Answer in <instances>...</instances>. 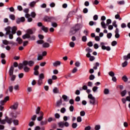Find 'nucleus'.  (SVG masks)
Masks as SVG:
<instances>
[{
    "instance_id": "603ef678",
    "label": "nucleus",
    "mask_w": 130,
    "mask_h": 130,
    "mask_svg": "<svg viewBox=\"0 0 130 130\" xmlns=\"http://www.w3.org/2000/svg\"><path fill=\"white\" fill-rule=\"evenodd\" d=\"M77 122H82V117L81 116H78L77 118Z\"/></svg>"
},
{
    "instance_id": "423d86ee",
    "label": "nucleus",
    "mask_w": 130,
    "mask_h": 130,
    "mask_svg": "<svg viewBox=\"0 0 130 130\" xmlns=\"http://www.w3.org/2000/svg\"><path fill=\"white\" fill-rule=\"evenodd\" d=\"M18 106H19V103H15L13 105H11L10 108L12 110H17V109H18Z\"/></svg>"
},
{
    "instance_id": "c9c22d12",
    "label": "nucleus",
    "mask_w": 130,
    "mask_h": 130,
    "mask_svg": "<svg viewBox=\"0 0 130 130\" xmlns=\"http://www.w3.org/2000/svg\"><path fill=\"white\" fill-rule=\"evenodd\" d=\"M122 79L124 82H127V81L128 80L127 77H126V76L125 75L122 77Z\"/></svg>"
},
{
    "instance_id": "6e6552de",
    "label": "nucleus",
    "mask_w": 130,
    "mask_h": 130,
    "mask_svg": "<svg viewBox=\"0 0 130 130\" xmlns=\"http://www.w3.org/2000/svg\"><path fill=\"white\" fill-rule=\"evenodd\" d=\"M73 28L75 29V31L77 32V31H79V30L82 28V25H81V24H77L75 25Z\"/></svg>"
},
{
    "instance_id": "69168bd1",
    "label": "nucleus",
    "mask_w": 130,
    "mask_h": 130,
    "mask_svg": "<svg viewBox=\"0 0 130 130\" xmlns=\"http://www.w3.org/2000/svg\"><path fill=\"white\" fill-rule=\"evenodd\" d=\"M118 5H124V1H121L117 2Z\"/></svg>"
},
{
    "instance_id": "7ed1b4c3",
    "label": "nucleus",
    "mask_w": 130,
    "mask_h": 130,
    "mask_svg": "<svg viewBox=\"0 0 130 130\" xmlns=\"http://www.w3.org/2000/svg\"><path fill=\"white\" fill-rule=\"evenodd\" d=\"M58 125L59 127H61V128H63L64 126H66V127H69V126H70V123H69L68 122L63 121L58 122Z\"/></svg>"
},
{
    "instance_id": "49530a36",
    "label": "nucleus",
    "mask_w": 130,
    "mask_h": 130,
    "mask_svg": "<svg viewBox=\"0 0 130 130\" xmlns=\"http://www.w3.org/2000/svg\"><path fill=\"white\" fill-rule=\"evenodd\" d=\"M77 126H78V124L77 123H72V127L73 128H76Z\"/></svg>"
},
{
    "instance_id": "6e6d98bb",
    "label": "nucleus",
    "mask_w": 130,
    "mask_h": 130,
    "mask_svg": "<svg viewBox=\"0 0 130 130\" xmlns=\"http://www.w3.org/2000/svg\"><path fill=\"white\" fill-rule=\"evenodd\" d=\"M111 19H107V23H106V25L107 26H108V25H109L110 24H111Z\"/></svg>"
},
{
    "instance_id": "bf43d9fd",
    "label": "nucleus",
    "mask_w": 130,
    "mask_h": 130,
    "mask_svg": "<svg viewBox=\"0 0 130 130\" xmlns=\"http://www.w3.org/2000/svg\"><path fill=\"white\" fill-rule=\"evenodd\" d=\"M30 15L32 18H35L36 17V13L34 12H31Z\"/></svg>"
},
{
    "instance_id": "f8f14e48",
    "label": "nucleus",
    "mask_w": 130,
    "mask_h": 130,
    "mask_svg": "<svg viewBox=\"0 0 130 130\" xmlns=\"http://www.w3.org/2000/svg\"><path fill=\"white\" fill-rule=\"evenodd\" d=\"M43 115H44V114L43 112H40V116L37 118V120H38V121H41V120L43 119Z\"/></svg>"
},
{
    "instance_id": "4be33fe9",
    "label": "nucleus",
    "mask_w": 130,
    "mask_h": 130,
    "mask_svg": "<svg viewBox=\"0 0 130 130\" xmlns=\"http://www.w3.org/2000/svg\"><path fill=\"white\" fill-rule=\"evenodd\" d=\"M53 92L54 93V94H57V93H59V90H58L57 87H54L53 89Z\"/></svg>"
},
{
    "instance_id": "de8ad7c7",
    "label": "nucleus",
    "mask_w": 130,
    "mask_h": 130,
    "mask_svg": "<svg viewBox=\"0 0 130 130\" xmlns=\"http://www.w3.org/2000/svg\"><path fill=\"white\" fill-rule=\"evenodd\" d=\"M82 41L83 42H86L87 41V37L86 36H84L82 37Z\"/></svg>"
},
{
    "instance_id": "f3484780",
    "label": "nucleus",
    "mask_w": 130,
    "mask_h": 130,
    "mask_svg": "<svg viewBox=\"0 0 130 130\" xmlns=\"http://www.w3.org/2000/svg\"><path fill=\"white\" fill-rule=\"evenodd\" d=\"M76 33H77L76 29L74 27L71 28L70 32V35H74V34H76Z\"/></svg>"
},
{
    "instance_id": "f257e3e1",
    "label": "nucleus",
    "mask_w": 130,
    "mask_h": 130,
    "mask_svg": "<svg viewBox=\"0 0 130 130\" xmlns=\"http://www.w3.org/2000/svg\"><path fill=\"white\" fill-rule=\"evenodd\" d=\"M5 31H6V35H9V39H13L14 38V34H11V30H12V27L11 26H7L5 28Z\"/></svg>"
},
{
    "instance_id": "473e14b6",
    "label": "nucleus",
    "mask_w": 130,
    "mask_h": 130,
    "mask_svg": "<svg viewBox=\"0 0 130 130\" xmlns=\"http://www.w3.org/2000/svg\"><path fill=\"white\" fill-rule=\"evenodd\" d=\"M104 94L105 95L109 94V89L108 88H105L104 90Z\"/></svg>"
},
{
    "instance_id": "6ab92c4d",
    "label": "nucleus",
    "mask_w": 130,
    "mask_h": 130,
    "mask_svg": "<svg viewBox=\"0 0 130 130\" xmlns=\"http://www.w3.org/2000/svg\"><path fill=\"white\" fill-rule=\"evenodd\" d=\"M61 103H62V101L61 99L59 101H57L56 106L57 107H60V105H61Z\"/></svg>"
},
{
    "instance_id": "5fc2aeb1",
    "label": "nucleus",
    "mask_w": 130,
    "mask_h": 130,
    "mask_svg": "<svg viewBox=\"0 0 130 130\" xmlns=\"http://www.w3.org/2000/svg\"><path fill=\"white\" fill-rule=\"evenodd\" d=\"M96 23L94 22V21H91L89 23V26H93V25H96Z\"/></svg>"
},
{
    "instance_id": "2eb2a0df",
    "label": "nucleus",
    "mask_w": 130,
    "mask_h": 130,
    "mask_svg": "<svg viewBox=\"0 0 130 130\" xmlns=\"http://www.w3.org/2000/svg\"><path fill=\"white\" fill-rule=\"evenodd\" d=\"M3 44H5V45H8V44H13L14 42H9V41H8V40H4L3 41Z\"/></svg>"
},
{
    "instance_id": "680f3d73",
    "label": "nucleus",
    "mask_w": 130,
    "mask_h": 130,
    "mask_svg": "<svg viewBox=\"0 0 130 130\" xmlns=\"http://www.w3.org/2000/svg\"><path fill=\"white\" fill-rule=\"evenodd\" d=\"M74 106H71L69 107V110H70V111H71V112H73V111H74Z\"/></svg>"
},
{
    "instance_id": "1a4fd4ad",
    "label": "nucleus",
    "mask_w": 130,
    "mask_h": 130,
    "mask_svg": "<svg viewBox=\"0 0 130 130\" xmlns=\"http://www.w3.org/2000/svg\"><path fill=\"white\" fill-rule=\"evenodd\" d=\"M9 96H6L3 101H1L0 102V104H1V105H4V104H5V103L7 102V101H9Z\"/></svg>"
},
{
    "instance_id": "39448f33",
    "label": "nucleus",
    "mask_w": 130,
    "mask_h": 130,
    "mask_svg": "<svg viewBox=\"0 0 130 130\" xmlns=\"http://www.w3.org/2000/svg\"><path fill=\"white\" fill-rule=\"evenodd\" d=\"M100 45L101 46L103 50H107V51H110V50H111V48L109 46H105V43L104 42H101Z\"/></svg>"
},
{
    "instance_id": "f704fd0d",
    "label": "nucleus",
    "mask_w": 130,
    "mask_h": 130,
    "mask_svg": "<svg viewBox=\"0 0 130 130\" xmlns=\"http://www.w3.org/2000/svg\"><path fill=\"white\" fill-rule=\"evenodd\" d=\"M85 51L87 52H88V53H91V52H92L93 51V50H92L89 47L86 48L85 49Z\"/></svg>"
},
{
    "instance_id": "dca6fc26",
    "label": "nucleus",
    "mask_w": 130,
    "mask_h": 130,
    "mask_svg": "<svg viewBox=\"0 0 130 130\" xmlns=\"http://www.w3.org/2000/svg\"><path fill=\"white\" fill-rule=\"evenodd\" d=\"M9 75L13 76V74H14V67L12 66L9 70Z\"/></svg>"
},
{
    "instance_id": "13d9d810",
    "label": "nucleus",
    "mask_w": 130,
    "mask_h": 130,
    "mask_svg": "<svg viewBox=\"0 0 130 130\" xmlns=\"http://www.w3.org/2000/svg\"><path fill=\"white\" fill-rule=\"evenodd\" d=\"M115 19H119V21L121 20V18H120V16L119 14H117L115 16Z\"/></svg>"
},
{
    "instance_id": "aec40b11",
    "label": "nucleus",
    "mask_w": 130,
    "mask_h": 130,
    "mask_svg": "<svg viewBox=\"0 0 130 130\" xmlns=\"http://www.w3.org/2000/svg\"><path fill=\"white\" fill-rule=\"evenodd\" d=\"M27 34H28V35H32V34H34V32L33 31V29H29L26 30Z\"/></svg>"
},
{
    "instance_id": "ddd939ff",
    "label": "nucleus",
    "mask_w": 130,
    "mask_h": 130,
    "mask_svg": "<svg viewBox=\"0 0 130 130\" xmlns=\"http://www.w3.org/2000/svg\"><path fill=\"white\" fill-rule=\"evenodd\" d=\"M11 33L12 34H16V31H17V26H13L12 27H11Z\"/></svg>"
},
{
    "instance_id": "e433bc0d",
    "label": "nucleus",
    "mask_w": 130,
    "mask_h": 130,
    "mask_svg": "<svg viewBox=\"0 0 130 130\" xmlns=\"http://www.w3.org/2000/svg\"><path fill=\"white\" fill-rule=\"evenodd\" d=\"M88 98L89 99V100H92L93 99H95V97L93 96V95L92 94H89L88 95Z\"/></svg>"
},
{
    "instance_id": "ea45409f",
    "label": "nucleus",
    "mask_w": 130,
    "mask_h": 130,
    "mask_svg": "<svg viewBox=\"0 0 130 130\" xmlns=\"http://www.w3.org/2000/svg\"><path fill=\"white\" fill-rule=\"evenodd\" d=\"M94 79H95V76H94V75L91 74L89 76V80L90 81H93V80H94Z\"/></svg>"
},
{
    "instance_id": "58836bf2",
    "label": "nucleus",
    "mask_w": 130,
    "mask_h": 130,
    "mask_svg": "<svg viewBox=\"0 0 130 130\" xmlns=\"http://www.w3.org/2000/svg\"><path fill=\"white\" fill-rule=\"evenodd\" d=\"M126 94V90H124L121 92V95L122 97H124V96H125Z\"/></svg>"
},
{
    "instance_id": "c85d7f7f",
    "label": "nucleus",
    "mask_w": 130,
    "mask_h": 130,
    "mask_svg": "<svg viewBox=\"0 0 130 130\" xmlns=\"http://www.w3.org/2000/svg\"><path fill=\"white\" fill-rule=\"evenodd\" d=\"M14 125H19V120L17 119H15L12 120Z\"/></svg>"
},
{
    "instance_id": "4c0bfd02",
    "label": "nucleus",
    "mask_w": 130,
    "mask_h": 130,
    "mask_svg": "<svg viewBox=\"0 0 130 130\" xmlns=\"http://www.w3.org/2000/svg\"><path fill=\"white\" fill-rule=\"evenodd\" d=\"M40 108L39 107H38L37 109L36 110V114H40Z\"/></svg>"
},
{
    "instance_id": "a878e982",
    "label": "nucleus",
    "mask_w": 130,
    "mask_h": 130,
    "mask_svg": "<svg viewBox=\"0 0 130 130\" xmlns=\"http://www.w3.org/2000/svg\"><path fill=\"white\" fill-rule=\"evenodd\" d=\"M23 70L25 73H28L30 71V68L27 66H25L23 68Z\"/></svg>"
},
{
    "instance_id": "774afa93",
    "label": "nucleus",
    "mask_w": 130,
    "mask_h": 130,
    "mask_svg": "<svg viewBox=\"0 0 130 130\" xmlns=\"http://www.w3.org/2000/svg\"><path fill=\"white\" fill-rule=\"evenodd\" d=\"M100 125H95V130H99V129H100Z\"/></svg>"
},
{
    "instance_id": "0e129e2a",
    "label": "nucleus",
    "mask_w": 130,
    "mask_h": 130,
    "mask_svg": "<svg viewBox=\"0 0 130 130\" xmlns=\"http://www.w3.org/2000/svg\"><path fill=\"white\" fill-rule=\"evenodd\" d=\"M66 111V110L64 108H62L60 110L61 113H64Z\"/></svg>"
},
{
    "instance_id": "79ce46f5",
    "label": "nucleus",
    "mask_w": 130,
    "mask_h": 130,
    "mask_svg": "<svg viewBox=\"0 0 130 130\" xmlns=\"http://www.w3.org/2000/svg\"><path fill=\"white\" fill-rule=\"evenodd\" d=\"M37 43H38V44H43V43H44V41L42 40H38Z\"/></svg>"
},
{
    "instance_id": "393cba45",
    "label": "nucleus",
    "mask_w": 130,
    "mask_h": 130,
    "mask_svg": "<svg viewBox=\"0 0 130 130\" xmlns=\"http://www.w3.org/2000/svg\"><path fill=\"white\" fill-rule=\"evenodd\" d=\"M101 25L102 28H103L104 29H106V26H107V25L105 24V22L104 21H102L101 23Z\"/></svg>"
},
{
    "instance_id": "2f4dec72",
    "label": "nucleus",
    "mask_w": 130,
    "mask_h": 130,
    "mask_svg": "<svg viewBox=\"0 0 130 130\" xmlns=\"http://www.w3.org/2000/svg\"><path fill=\"white\" fill-rule=\"evenodd\" d=\"M10 80L12 82H14V81H15V80H16V75H13L10 76Z\"/></svg>"
},
{
    "instance_id": "4d7b16f0",
    "label": "nucleus",
    "mask_w": 130,
    "mask_h": 130,
    "mask_svg": "<svg viewBox=\"0 0 130 130\" xmlns=\"http://www.w3.org/2000/svg\"><path fill=\"white\" fill-rule=\"evenodd\" d=\"M23 68H24V65L23 64V63H20L18 66L19 69L22 70V69H23Z\"/></svg>"
},
{
    "instance_id": "864d4df0",
    "label": "nucleus",
    "mask_w": 130,
    "mask_h": 130,
    "mask_svg": "<svg viewBox=\"0 0 130 130\" xmlns=\"http://www.w3.org/2000/svg\"><path fill=\"white\" fill-rule=\"evenodd\" d=\"M55 119L52 118V117H49L48 118V122H50L51 121H54Z\"/></svg>"
},
{
    "instance_id": "052dcab7",
    "label": "nucleus",
    "mask_w": 130,
    "mask_h": 130,
    "mask_svg": "<svg viewBox=\"0 0 130 130\" xmlns=\"http://www.w3.org/2000/svg\"><path fill=\"white\" fill-rule=\"evenodd\" d=\"M113 26L115 27V28H117V24H116V21H114L112 23Z\"/></svg>"
},
{
    "instance_id": "7c9ffc66",
    "label": "nucleus",
    "mask_w": 130,
    "mask_h": 130,
    "mask_svg": "<svg viewBox=\"0 0 130 130\" xmlns=\"http://www.w3.org/2000/svg\"><path fill=\"white\" fill-rule=\"evenodd\" d=\"M37 83L39 86H41V85L43 84V80L41 79H38V80L37 81Z\"/></svg>"
},
{
    "instance_id": "9b49d317",
    "label": "nucleus",
    "mask_w": 130,
    "mask_h": 130,
    "mask_svg": "<svg viewBox=\"0 0 130 130\" xmlns=\"http://www.w3.org/2000/svg\"><path fill=\"white\" fill-rule=\"evenodd\" d=\"M30 16H31L30 15V14H26L25 15V18L27 19L28 22H32V21H33V19H32V18L30 17Z\"/></svg>"
},
{
    "instance_id": "bb28decb",
    "label": "nucleus",
    "mask_w": 130,
    "mask_h": 130,
    "mask_svg": "<svg viewBox=\"0 0 130 130\" xmlns=\"http://www.w3.org/2000/svg\"><path fill=\"white\" fill-rule=\"evenodd\" d=\"M39 79L42 80L44 79V74L43 73H41L39 76Z\"/></svg>"
},
{
    "instance_id": "f03ea898",
    "label": "nucleus",
    "mask_w": 130,
    "mask_h": 130,
    "mask_svg": "<svg viewBox=\"0 0 130 130\" xmlns=\"http://www.w3.org/2000/svg\"><path fill=\"white\" fill-rule=\"evenodd\" d=\"M6 122H7L9 124H12L13 122V119L12 118H9L8 116L5 117V119H3L1 121L2 124H5Z\"/></svg>"
},
{
    "instance_id": "b1692460",
    "label": "nucleus",
    "mask_w": 130,
    "mask_h": 130,
    "mask_svg": "<svg viewBox=\"0 0 130 130\" xmlns=\"http://www.w3.org/2000/svg\"><path fill=\"white\" fill-rule=\"evenodd\" d=\"M34 63H35V62L34 61L30 60L28 61V65L29 67H33Z\"/></svg>"
},
{
    "instance_id": "9d476101",
    "label": "nucleus",
    "mask_w": 130,
    "mask_h": 130,
    "mask_svg": "<svg viewBox=\"0 0 130 130\" xmlns=\"http://www.w3.org/2000/svg\"><path fill=\"white\" fill-rule=\"evenodd\" d=\"M61 62L60 61H56L53 63V67H56L60 66Z\"/></svg>"
},
{
    "instance_id": "5701e85b",
    "label": "nucleus",
    "mask_w": 130,
    "mask_h": 130,
    "mask_svg": "<svg viewBox=\"0 0 130 130\" xmlns=\"http://www.w3.org/2000/svg\"><path fill=\"white\" fill-rule=\"evenodd\" d=\"M23 39H27L30 38V36L29 34H26L22 36Z\"/></svg>"
},
{
    "instance_id": "a19ab883",
    "label": "nucleus",
    "mask_w": 130,
    "mask_h": 130,
    "mask_svg": "<svg viewBox=\"0 0 130 130\" xmlns=\"http://www.w3.org/2000/svg\"><path fill=\"white\" fill-rule=\"evenodd\" d=\"M35 5H36V2H31L29 4V6H30V7H31V8H34V6H35Z\"/></svg>"
},
{
    "instance_id": "338daca9",
    "label": "nucleus",
    "mask_w": 130,
    "mask_h": 130,
    "mask_svg": "<svg viewBox=\"0 0 130 130\" xmlns=\"http://www.w3.org/2000/svg\"><path fill=\"white\" fill-rule=\"evenodd\" d=\"M48 83L49 84V85H52V79H49L48 80Z\"/></svg>"
},
{
    "instance_id": "c756f323",
    "label": "nucleus",
    "mask_w": 130,
    "mask_h": 130,
    "mask_svg": "<svg viewBox=\"0 0 130 130\" xmlns=\"http://www.w3.org/2000/svg\"><path fill=\"white\" fill-rule=\"evenodd\" d=\"M16 41L19 43V44H22L23 43V40L20 38H17Z\"/></svg>"
},
{
    "instance_id": "a18cd8bd",
    "label": "nucleus",
    "mask_w": 130,
    "mask_h": 130,
    "mask_svg": "<svg viewBox=\"0 0 130 130\" xmlns=\"http://www.w3.org/2000/svg\"><path fill=\"white\" fill-rule=\"evenodd\" d=\"M43 58V56L42 55H39L38 56L37 60H42Z\"/></svg>"
},
{
    "instance_id": "cd10ccee",
    "label": "nucleus",
    "mask_w": 130,
    "mask_h": 130,
    "mask_svg": "<svg viewBox=\"0 0 130 130\" xmlns=\"http://www.w3.org/2000/svg\"><path fill=\"white\" fill-rule=\"evenodd\" d=\"M9 18L11 19V20H12L13 21H14L16 19V17L15 16V15L14 14H10L9 15Z\"/></svg>"
},
{
    "instance_id": "37998d69",
    "label": "nucleus",
    "mask_w": 130,
    "mask_h": 130,
    "mask_svg": "<svg viewBox=\"0 0 130 130\" xmlns=\"http://www.w3.org/2000/svg\"><path fill=\"white\" fill-rule=\"evenodd\" d=\"M69 45H70V47L74 48V47H75V43H74L73 42H71L69 43Z\"/></svg>"
},
{
    "instance_id": "a211bd4d",
    "label": "nucleus",
    "mask_w": 130,
    "mask_h": 130,
    "mask_svg": "<svg viewBox=\"0 0 130 130\" xmlns=\"http://www.w3.org/2000/svg\"><path fill=\"white\" fill-rule=\"evenodd\" d=\"M41 29L44 31V32H45V33H47L48 31V27H45V26H42L41 27Z\"/></svg>"
},
{
    "instance_id": "c03bdc74",
    "label": "nucleus",
    "mask_w": 130,
    "mask_h": 130,
    "mask_svg": "<svg viewBox=\"0 0 130 130\" xmlns=\"http://www.w3.org/2000/svg\"><path fill=\"white\" fill-rule=\"evenodd\" d=\"M62 98L63 99L64 101H65L66 102H67L68 101V96H67L66 95H63L62 96Z\"/></svg>"
},
{
    "instance_id": "3c124183",
    "label": "nucleus",
    "mask_w": 130,
    "mask_h": 130,
    "mask_svg": "<svg viewBox=\"0 0 130 130\" xmlns=\"http://www.w3.org/2000/svg\"><path fill=\"white\" fill-rule=\"evenodd\" d=\"M109 75L110 76V77H114L115 76V74L114 72H113V71H111L110 72H109Z\"/></svg>"
},
{
    "instance_id": "8fccbe9b",
    "label": "nucleus",
    "mask_w": 130,
    "mask_h": 130,
    "mask_svg": "<svg viewBox=\"0 0 130 130\" xmlns=\"http://www.w3.org/2000/svg\"><path fill=\"white\" fill-rule=\"evenodd\" d=\"M127 66V61H125L122 64V68H125Z\"/></svg>"
},
{
    "instance_id": "72a5a7b5",
    "label": "nucleus",
    "mask_w": 130,
    "mask_h": 130,
    "mask_svg": "<svg viewBox=\"0 0 130 130\" xmlns=\"http://www.w3.org/2000/svg\"><path fill=\"white\" fill-rule=\"evenodd\" d=\"M48 122L47 120L41 121L40 122L41 125H45L47 124Z\"/></svg>"
},
{
    "instance_id": "0eeeda50",
    "label": "nucleus",
    "mask_w": 130,
    "mask_h": 130,
    "mask_svg": "<svg viewBox=\"0 0 130 130\" xmlns=\"http://www.w3.org/2000/svg\"><path fill=\"white\" fill-rule=\"evenodd\" d=\"M22 22H25V17H22L21 18H17L16 20L17 24H20Z\"/></svg>"
},
{
    "instance_id": "20e7f679",
    "label": "nucleus",
    "mask_w": 130,
    "mask_h": 130,
    "mask_svg": "<svg viewBox=\"0 0 130 130\" xmlns=\"http://www.w3.org/2000/svg\"><path fill=\"white\" fill-rule=\"evenodd\" d=\"M44 21L48 22H53L54 21H55V18L53 17L45 16L44 18Z\"/></svg>"
},
{
    "instance_id": "4468645a",
    "label": "nucleus",
    "mask_w": 130,
    "mask_h": 130,
    "mask_svg": "<svg viewBox=\"0 0 130 130\" xmlns=\"http://www.w3.org/2000/svg\"><path fill=\"white\" fill-rule=\"evenodd\" d=\"M50 46V44L47 42L44 43L42 45V47L44 48H48Z\"/></svg>"
},
{
    "instance_id": "09e8293b",
    "label": "nucleus",
    "mask_w": 130,
    "mask_h": 130,
    "mask_svg": "<svg viewBox=\"0 0 130 130\" xmlns=\"http://www.w3.org/2000/svg\"><path fill=\"white\" fill-rule=\"evenodd\" d=\"M51 26H52V27H53L54 28H56L57 27V23H56V22H52Z\"/></svg>"
},
{
    "instance_id": "412c9836",
    "label": "nucleus",
    "mask_w": 130,
    "mask_h": 130,
    "mask_svg": "<svg viewBox=\"0 0 130 130\" xmlns=\"http://www.w3.org/2000/svg\"><path fill=\"white\" fill-rule=\"evenodd\" d=\"M89 103L92 105H95V104L96 103V100L93 99L92 100H89Z\"/></svg>"
},
{
    "instance_id": "e2e57ef3",
    "label": "nucleus",
    "mask_w": 130,
    "mask_h": 130,
    "mask_svg": "<svg viewBox=\"0 0 130 130\" xmlns=\"http://www.w3.org/2000/svg\"><path fill=\"white\" fill-rule=\"evenodd\" d=\"M85 114H86V113L84 111H82L80 112V116H85Z\"/></svg>"
}]
</instances>
